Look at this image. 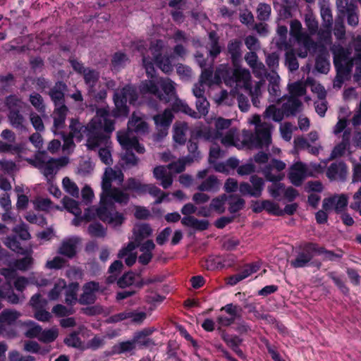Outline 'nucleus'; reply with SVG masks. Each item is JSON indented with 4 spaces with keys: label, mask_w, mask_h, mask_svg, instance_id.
Listing matches in <instances>:
<instances>
[{
    "label": "nucleus",
    "mask_w": 361,
    "mask_h": 361,
    "mask_svg": "<svg viewBox=\"0 0 361 361\" xmlns=\"http://www.w3.org/2000/svg\"><path fill=\"white\" fill-rule=\"evenodd\" d=\"M302 25L300 21L294 20L290 23V35L295 38L299 42L304 44L305 50L298 53L299 56L305 58L307 54L309 49L310 37L305 33L302 32Z\"/></svg>",
    "instance_id": "nucleus-21"
},
{
    "label": "nucleus",
    "mask_w": 361,
    "mask_h": 361,
    "mask_svg": "<svg viewBox=\"0 0 361 361\" xmlns=\"http://www.w3.org/2000/svg\"><path fill=\"white\" fill-rule=\"evenodd\" d=\"M350 133L345 131L343 134V141L339 145H336L331 153V158L334 159L344 154L347 146L349 145Z\"/></svg>",
    "instance_id": "nucleus-41"
},
{
    "label": "nucleus",
    "mask_w": 361,
    "mask_h": 361,
    "mask_svg": "<svg viewBox=\"0 0 361 361\" xmlns=\"http://www.w3.org/2000/svg\"><path fill=\"white\" fill-rule=\"evenodd\" d=\"M136 99L137 96L133 87L126 86L121 90H117L114 97L115 109L111 114L105 109H99L96 116L91 121L90 128H92L93 130H90L92 135L87 139V146L92 149L97 147H100L99 156L102 161L106 165L112 164L111 142L109 137L102 135V131L112 132L114 127L111 118L126 117L129 112L127 102L133 104Z\"/></svg>",
    "instance_id": "nucleus-2"
},
{
    "label": "nucleus",
    "mask_w": 361,
    "mask_h": 361,
    "mask_svg": "<svg viewBox=\"0 0 361 361\" xmlns=\"http://www.w3.org/2000/svg\"><path fill=\"white\" fill-rule=\"evenodd\" d=\"M181 222L183 225L192 227L199 230H205L208 226V222L205 220H198L192 216H185Z\"/></svg>",
    "instance_id": "nucleus-39"
},
{
    "label": "nucleus",
    "mask_w": 361,
    "mask_h": 361,
    "mask_svg": "<svg viewBox=\"0 0 361 361\" xmlns=\"http://www.w3.org/2000/svg\"><path fill=\"white\" fill-rule=\"evenodd\" d=\"M348 198L346 195H334L326 197L323 200L322 208L326 212L334 211L341 212L348 204Z\"/></svg>",
    "instance_id": "nucleus-15"
},
{
    "label": "nucleus",
    "mask_w": 361,
    "mask_h": 361,
    "mask_svg": "<svg viewBox=\"0 0 361 361\" xmlns=\"http://www.w3.org/2000/svg\"><path fill=\"white\" fill-rule=\"evenodd\" d=\"M290 107L286 102L283 104V109H277L274 105H270L267 108L264 113V117L266 118H271L274 121L279 122L283 118L284 114H291L288 112L286 109Z\"/></svg>",
    "instance_id": "nucleus-30"
},
{
    "label": "nucleus",
    "mask_w": 361,
    "mask_h": 361,
    "mask_svg": "<svg viewBox=\"0 0 361 361\" xmlns=\"http://www.w3.org/2000/svg\"><path fill=\"white\" fill-rule=\"evenodd\" d=\"M264 207L265 211L268 213L276 215L281 216L283 214V209L280 207L278 203L274 202L271 200H264Z\"/></svg>",
    "instance_id": "nucleus-52"
},
{
    "label": "nucleus",
    "mask_w": 361,
    "mask_h": 361,
    "mask_svg": "<svg viewBox=\"0 0 361 361\" xmlns=\"http://www.w3.org/2000/svg\"><path fill=\"white\" fill-rule=\"evenodd\" d=\"M237 134V130L232 128L230 129L224 137L221 135L219 137L218 139H220L221 142L225 146H235L238 147L240 145L238 144L236 141Z\"/></svg>",
    "instance_id": "nucleus-42"
},
{
    "label": "nucleus",
    "mask_w": 361,
    "mask_h": 361,
    "mask_svg": "<svg viewBox=\"0 0 361 361\" xmlns=\"http://www.w3.org/2000/svg\"><path fill=\"white\" fill-rule=\"evenodd\" d=\"M20 316V314L15 310H4L0 315V322L1 324H11Z\"/></svg>",
    "instance_id": "nucleus-46"
},
{
    "label": "nucleus",
    "mask_w": 361,
    "mask_h": 361,
    "mask_svg": "<svg viewBox=\"0 0 361 361\" xmlns=\"http://www.w3.org/2000/svg\"><path fill=\"white\" fill-rule=\"evenodd\" d=\"M66 85L63 83H57L56 86L51 90L50 96L51 99L55 103L56 106H61L63 102L64 93Z\"/></svg>",
    "instance_id": "nucleus-38"
},
{
    "label": "nucleus",
    "mask_w": 361,
    "mask_h": 361,
    "mask_svg": "<svg viewBox=\"0 0 361 361\" xmlns=\"http://www.w3.org/2000/svg\"><path fill=\"white\" fill-rule=\"evenodd\" d=\"M24 325L29 327L28 330L25 332V336L28 338H38L40 336L42 328L39 325L35 324L32 321H28L24 323Z\"/></svg>",
    "instance_id": "nucleus-51"
},
{
    "label": "nucleus",
    "mask_w": 361,
    "mask_h": 361,
    "mask_svg": "<svg viewBox=\"0 0 361 361\" xmlns=\"http://www.w3.org/2000/svg\"><path fill=\"white\" fill-rule=\"evenodd\" d=\"M32 263L31 257L27 256L25 258L16 260L15 262L10 264V267L8 269H3L1 271V274L5 277L7 282L10 283L11 281L15 279L16 276V270H25Z\"/></svg>",
    "instance_id": "nucleus-18"
},
{
    "label": "nucleus",
    "mask_w": 361,
    "mask_h": 361,
    "mask_svg": "<svg viewBox=\"0 0 361 361\" xmlns=\"http://www.w3.org/2000/svg\"><path fill=\"white\" fill-rule=\"evenodd\" d=\"M137 245L134 242H130L126 247L122 249L118 253V257L125 258L126 264L128 266H132L136 261L137 255L133 251Z\"/></svg>",
    "instance_id": "nucleus-33"
},
{
    "label": "nucleus",
    "mask_w": 361,
    "mask_h": 361,
    "mask_svg": "<svg viewBox=\"0 0 361 361\" xmlns=\"http://www.w3.org/2000/svg\"><path fill=\"white\" fill-rule=\"evenodd\" d=\"M219 185L217 179L214 176H210L199 185L198 189L201 191H212L216 190Z\"/></svg>",
    "instance_id": "nucleus-50"
},
{
    "label": "nucleus",
    "mask_w": 361,
    "mask_h": 361,
    "mask_svg": "<svg viewBox=\"0 0 361 361\" xmlns=\"http://www.w3.org/2000/svg\"><path fill=\"white\" fill-rule=\"evenodd\" d=\"M245 61L247 64L252 68L254 73L257 77L262 78L266 74L264 66L259 62L257 56L255 52H249L245 56Z\"/></svg>",
    "instance_id": "nucleus-31"
},
{
    "label": "nucleus",
    "mask_w": 361,
    "mask_h": 361,
    "mask_svg": "<svg viewBox=\"0 0 361 361\" xmlns=\"http://www.w3.org/2000/svg\"><path fill=\"white\" fill-rule=\"evenodd\" d=\"M289 90L291 97L288 99L286 104H288L290 107L286 110L288 112L295 113L301 105L298 97L305 93V87L302 82H294L289 86Z\"/></svg>",
    "instance_id": "nucleus-17"
},
{
    "label": "nucleus",
    "mask_w": 361,
    "mask_h": 361,
    "mask_svg": "<svg viewBox=\"0 0 361 361\" xmlns=\"http://www.w3.org/2000/svg\"><path fill=\"white\" fill-rule=\"evenodd\" d=\"M295 127L290 123H285L280 126V133L281 137L286 141L290 140L292 133Z\"/></svg>",
    "instance_id": "nucleus-60"
},
{
    "label": "nucleus",
    "mask_w": 361,
    "mask_h": 361,
    "mask_svg": "<svg viewBox=\"0 0 361 361\" xmlns=\"http://www.w3.org/2000/svg\"><path fill=\"white\" fill-rule=\"evenodd\" d=\"M47 304L44 299H42L39 294L33 295L30 300V305L35 309V318L40 322H48L51 318V314L48 311L42 310Z\"/></svg>",
    "instance_id": "nucleus-22"
},
{
    "label": "nucleus",
    "mask_w": 361,
    "mask_h": 361,
    "mask_svg": "<svg viewBox=\"0 0 361 361\" xmlns=\"http://www.w3.org/2000/svg\"><path fill=\"white\" fill-rule=\"evenodd\" d=\"M259 268L260 265L258 262L247 264L240 272V274L241 275L242 277H243V279H245L248 276H251L252 274L256 273L257 271H259Z\"/></svg>",
    "instance_id": "nucleus-59"
},
{
    "label": "nucleus",
    "mask_w": 361,
    "mask_h": 361,
    "mask_svg": "<svg viewBox=\"0 0 361 361\" xmlns=\"http://www.w3.org/2000/svg\"><path fill=\"white\" fill-rule=\"evenodd\" d=\"M124 179L121 170H114L106 168L102 178V192L100 198L99 208L88 209L85 214V219L89 221L95 216L104 222L108 223L114 227L121 226L125 218L119 212L114 211L111 200L118 203H126L129 200V195L123 190L112 188V183L121 185Z\"/></svg>",
    "instance_id": "nucleus-3"
},
{
    "label": "nucleus",
    "mask_w": 361,
    "mask_h": 361,
    "mask_svg": "<svg viewBox=\"0 0 361 361\" xmlns=\"http://www.w3.org/2000/svg\"><path fill=\"white\" fill-rule=\"evenodd\" d=\"M231 124V120L226 119L223 118H217L215 121V127L216 129V133L214 137V140H218L219 137L221 136V130L228 128L230 127Z\"/></svg>",
    "instance_id": "nucleus-54"
},
{
    "label": "nucleus",
    "mask_w": 361,
    "mask_h": 361,
    "mask_svg": "<svg viewBox=\"0 0 361 361\" xmlns=\"http://www.w3.org/2000/svg\"><path fill=\"white\" fill-rule=\"evenodd\" d=\"M146 315L143 312H124L115 314L109 317L107 320L109 323L118 322L126 319H131L135 322H140L145 319Z\"/></svg>",
    "instance_id": "nucleus-29"
},
{
    "label": "nucleus",
    "mask_w": 361,
    "mask_h": 361,
    "mask_svg": "<svg viewBox=\"0 0 361 361\" xmlns=\"http://www.w3.org/2000/svg\"><path fill=\"white\" fill-rule=\"evenodd\" d=\"M152 233V229L149 224H136L133 228V238L137 243L149 237Z\"/></svg>",
    "instance_id": "nucleus-32"
},
{
    "label": "nucleus",
    "mask_w": 361,
    "mask_h": 361,
    "mask_svg": "<svg viewBox=\"0 0 361 361\" xmlns=\"http://www.w3.org/2000/svg\"><path fill=\"white\" fill-rule=\"evenodd\" d=\"M350 207L353 209L359 211L361 215V187L354 194Z\"/></svg>",
    "instance_id": "nucleus-64"
},
{
    "label": "nucleus",
    "mask_w": 361,
    "mask_h": 361,
    "mask_svg": "<svg viewBox=\"0 0 361 361\" xmlns=\"http://www.w3.org/2000/svg\"><path fill=\"white\" fill-rule=\"evenodd\" d=\"M326 255V257L331 259L333 254L325 251L323 247H319L316 244L309 243L304 246L302 251L300 252L295 260L291 262V265L294 267H302L305 266L316 254Z\"/></svg>",
    "instance_id": "nucleus-12"
},
{
    "label": "nucleus",
    "mask_w": 361,
    "mask_h": 361,
    "mask_svg": "<svg viewBox=\"0 0 361 361\" xmlns=\"http://www.w3.org/2000/svg\"><path fill=\"white\" fill-rule=\"evenodd\" d=\"M63 190L73 197H78L79 195V188L75 182L68 177H65L62 180Z\"/></svg>",
    "instance_id": "nucleus-48"
},
{
    "label": "nucleus",
    "mask_w": 361,
    "mask_h": 361,
    "mask_svg": "<svg viewBox=\"0 0 361 361\" xmlns=\"http://www.w3.org/2000/svg\"><path fill=\"white\" fill-rule=\"evenodd\" d=\"M58 334V330L55 328L44 331L42 330L39 340L44 343L52 342L57 338Z\"/></svg>",
    "instance_id": "nucleus-53"
},
{
    "label": "nucleus",
    "mask_w": 361,
    "mask_h": 361,
    "mask_svg": "<svg viewBox=\"0 0 361 361\" xmlns=\"http://www.w3.org/2000/svg\"><path fill=\"white\" fill-rule=\"evenodd\" d=\"M79 243L78 238H71L64 240L59 248V252L68 257L75 254L76 245Z\"/></svg>",
    "instance_id": "nucleus-34"
},
{
    "label": "nucleus",
    "mask_w": 361,
    "mask_h": 361,
    "mask_svg": "<svg viewBox=\"0 0 361 361\" xmlns=\"http://www.w3.org/2000/svg\"><path fill=\"white\" fill-rule=\"evenodd\" d=\"M145 186V185L142 184L140 181L134 178H130L128 180L126 189L135 191L137 194H144Z\"/></svg>",
    "instance_id": "nucleus-56"
},
{
    "label": "nucleus",
    "mask_w": 361,
    "mask_h": 361,
    "mask_svg": "<svg viewBox=\"0 0 361 361\" xmlns=\"http://www.w3.org/2000/svg\"><path fill=\"white\" fill-rule=\"evenodd\" d=\"M148 192L151 195L157 197L155 201V204H160L166 197V194L161 192V190L154 185H145V193Z\"/></svg>",
    "instance_id": "nucleus-47"
},
{
    "label": "nucleus",
    "mask_w": 361,
    "mask_h": 361,
    "mask_svg": "<svg viewBox=\"0 0 361 361\" xmlns=\"http://www.w3.org/2000/svg\"><path fill=\"white\" fill-rule=\"evenodd\" d=\"M155 245L152 240H147L140 247L142 254L139 256V262L142 264H147L149 262L152 257V250Z\"/></svg>",
    "instance_id": "nucleus-35"
},
{
    "label": "nucleus",
    "mask_w": 361,
    "mask_h": 361,
    "mask_svg": "<svg viewBox=\"0 0 361 361\" xmlns=\"http://www.w3.org/2000/svg\"><path fill=\"white\" fill-rule=\"evenodd\" d=\"M27 161L38 168L49 181L61 167L68 164V160L65 157L58 159H50L45 160L44 159V154L39 153L35 159H27Z\"/></svg>",
    "instance_id": "nucleus-6"
},
{
    "label": "nucleus",
    "mask_w": 361,
    "mask_h": 361,
    "mask_svg": "<svg viewBox=\"0 0 361 361\" xmlns=\"http://www.w3.org/2000/svg\"><path fill=\"white\" fill-rule=\"evenodd\" d=\"M249 79L250 72L248 71L235 69L233 72L228 68L227 65H221L216 71L214 77L210 71L203 70L200 81L195 85L192 91L194 95L198 99L200 97H204V84L211 85L212 84H219L224 80L225 84L228 86H233L234 82H236L238 85H241L242 84L247 87Z\"/></svg>",
    "instance_id": "nucleus-4"
},
{
    "label": "nucleus",
    "mask_w": 361,
    "mask_h": 361,
    "mask_svg": "<svg viewBox=\"0 0 361 361\" xmlns=\"http://www.w3.org/2000/svg\"><path fill=\"white\" fill-rule=\"evenodd\" d=\"M285 168V163L274 159L269 166L263 170V173L266 178L269 181L274 182L268 188V190L271 196L274 198H278L283 195L285 190L284 185L280 183H276V181H279L283 178V174L281 173V171Z\"/></svg>",
    "instance_id": "nucleus-5"
},
{
    "label": "nucleus",
    "mask_w": 361,
    "mask_h": 361,
    "mask_svg": "<svg viewBox=\"0 0 361 361\" xmlns=\"http://www.w3.org/2000/svg\"><path fill=\"white\" fill-rule=\"evenodd\" d=\"M316 69L322 73H326L329 69V62L326 56H319L316 60Z\"/></svg>",
    "instance_id": "nucleus-63"
},
{
    "label": "nucleus",
    "mask_w": 361,
    "mask_h": 361,
    "mask_svg": "<svg viewBox=\"0 0 361 361\" xmlns=\"http://www.w3.org/2000/svg\"><path fill=\"white\" fill-rule=\"evenodd\" d=\"M321 16L324 21V29L319 32L322 41L327 42L331 37V25L333 21L331 11L328 7L323 6L321 9Z\"/></svg>",
    "instance_id": "nucleus-26"
},
{
    "label": "nucleus",
    "mask_w": 361,
    "mask_h": 361,
    "mask_svg": "<svg viewBox=\"0 0 361 361\" xmlns=\"http://www.w3.org/2000/svg\"><path fill=\"white\" fill-rule=\"evenodd\" d=\"M52 312L57 317H66L73 313V310L71 307H66L62 305H56L52 309Z\"/></svg>",
    "instance_id": "nucleus-62"
},
{
    "label": "nucleus",
    "mask_w": 361,
    "mask_h": 361,
    "mask_svg": "<svg viewBox=\"0 0 361 361\" xmlns=\"http://www.w3.org/2000/svg\"><path fill=\"white\" fill-rule=\"evenodd\" d=\"M269 92L271 95L274 97L280 96L279 89V78L278 75H273L270 76L269 79Z\"/></svg>",
    "instance_id": "nucleus-55"
},
{
    "label": "nucleus",
    "mask_w": 361,
    "mask_h": 361,
    "mask_svg": "<svg viewBox=\"0 0 361 361\" xmlns=\"http://www.w3.org/2000/svg\"><path fill=\"white\" fill-rule=\"evenodd\" d=\"M140 281V276L135 274L132 272H128L124 274L122 278H121L118 281V285L121 288H125L134 283L138 282Z\"/></svg>",
    "instance_id": "nucleus-44"
},
{
    "label": "nucleus",
    "mask_w": 361,
    "mask_h": 361,
    "mask_svg": "<svg viewBox=\"0 0 361 361\" xmlns=\"http://www.w3.org/2000/svg\"><path fill=\"white\" fill-rule=\"evenodd\" d=\"M173 118V116L169 109H166L163 113L154 116L155 125L159 131V138L167 135L168 128L172 122Z\"/></svg>",
    "instance_id": "nucleus-24"
},
{
    "label": "nucleus",
    "mask_w": 361,
    "mask_h": 361,
    "mask_svg": "<svg viewBox=\"0 0 361 361\" xmlns=\"http://www.w3.org/2000/svg\"><path fill=\"white\" fill-rule=\"evenodd\" d=\"M63 207L69 212L75 215V219L73 220V224L74 226H79L82 220V217H80L81 210L79 208V204L75 200L71 199L68 197H65L63 199Z\"/></svg>",
    "instance_id": "nucleus-28"
},
{
    "label": "nucleus",
    "mask_w": 361,
    "mask_h": 361,
    "mask_svg": "<svg viewBox=\"0 0 361 361\" xmlns=\"http://www.w3.org/2000/svg\"><path fill=\"white\" fill-rule=\"evenodd\" d=\"M337 6L339 12L343 16H347L348 23L352 26L358 24L357 7L353 4H348V0H338Z\"/></svg>",
    "instance_id": "nucleus-25"
},
{
    "label": "nucleus",
    "mask_w": 361,
    "mask_h": 361,
    "mask_svg": "<svg viewBox=\"0 0 361 361\" xmlns=\"http://www.w3.org/2000/svg\"><path fill=\"white\" fill-rule=\"evenodd\" d=\"M244 200L238 197L231 196L229 200V209L231 212H236L241 209L244 205Z\"/></svg>",
    "instance_id": "nucleus-61"
},
{
    "label": "nucleus",
    "mask_w": 361,
    "mask_h": 361,
    "mask_svg": "<svg viewBox=\"0 0 361 361\" xmlns=\"http://www.w3.org/2000/svg\"><path fill=\"white\" fill-rule=\"evenodd\" d=\"M34 204L37 209L42 211H51L54 209H61L59 207L54 205L49 199L40 197L34 200Z\"/></svg>",
    "instance_id": "nucleus-43"
},
{
    "label": "nucleus",
    "mask_w": 361,
    "mask_h": 361,
    "mask_svg": "<svg viewBox=\"0 0 361 361\" xmlns=\"http://www.w3.org/2000/svg\"><path fill=\"white\" fill-rule=\"evenodd\" d=\"M54 287L48 294L49 299L51 300H56L59 299L62 290L66 288V302L73 305L77 301L76 293L78 289V284L76 283H71L66 287V283L63 279H55L53 281Z\"/></svg>",
    "instance_id": "nucleus-10"
},
{
    "label": "nucleus",
    "mask_w": 361,
    "mask_h": 361,
    "mask_svg": "<svg viewBox=\"0 0 361 361\" xmlns=\"http://www.w3.org/2000/svg\"><path fill=\"white\" fill-rule=\"evenodd\" d=\"M226 199L227 197L225 195L214 198L210 203V207L212 211L216 212L218 214L223 213L225 211V203Z\"/></svg>",
    "instance_id": "nucleus-49"
},
{
    "label": "nucleus",
    "mask_w": 361,
    "mask_h": 361,
    "mask_svg": "<svg viewBox=\"0 0 361 361\" xmlns=\"http://www.w3.org/2000/svg\"><path fill=\"white\" fill-rule=\"evenodd\" d=\"M135 345L136 344L133 339L132 341L122 342L114 347V352L117 353L130 352L135 348Z\"/></svg>",
    "instance_id": "nucleus-57"
},
{
    "label": "nucleus",
    "mask_w": 361,
    "mask_h": 361,
    "mask_svg": "<svg viewBox=\"0 0 361 361\" xmlns=\"http://www.w3.org/2000/svg\"><path fill=\"white\" fill-rule=\"evenodd\" d=\"M67 108L64 105L58 106L54 112V127L56 130L61 128L65 122Z\"/></svg>",
    "instance_id": "nucleus-40"
},
{
    "label": "nucleus",
    "mask_w": 361,
    "mask_h": 361,
    "mask_svg": "<svg viewBox=\"0 0 361 361\" xmlns=\"http://www.w3.org/2000/svg\"><path fill=\"white\" fill-rule=\"evenodd\" d=\"M185 169V163L182 160L169 164L167 166H157L154 169L155 178L161 182L164 188H168L173 183V174L182 172Z\"/></svg>",
    "instance_id": "nucleus-11"
},
{
    "label": "nucleus",
    "mask_w": 361,
    "mask_h": 361,
    "mask_svg": "<svg viewBox=\"0 0 361 361\" xmlns=\"http://www.w3.org/2000/svg\"><path fill=\"white\" fill-rule=\"evenodd\" d=\"M23 106V103L16 97L11 96L7 98L6 106L9 111L8 118L14 126L18 127L23 123V118L18 114Z\"/></svg>",
    "instance_id": "nucleus-16"
},
{
    "label": "nucleus",
    "mask_w": 361,
    "mask_h": 361,
    "mask_svg": "<svg viewBox=\"0 0 361 361\" xmlns=\"http://www.w3.org/2000/svg\"><path fill=\"white\" fill-rule=\"evenodd\" d=\"M147 130L148 126L143 118L140 114L133 113L128 123V130L126 132L120 131L118 133H128L130 137H134L131 136V133L134 132L137 134H144L147 133Z\"/></svg>",
    "instance_id": "nucleus-23"
},
{
    "label": "nucleus",
    "mask_w": 361,
    "mask_h": 361,
    "mask_svg": "<svg viewBox=\"0 0 361 361\" xmlns=\"http://www.w3.org/2000/svg\"><path fill=\"white\" fill-rule=\"evenodd\" d=\"M188 126L183 122H176L173 127V140L176 143L183 144L186 140Z\"/></svg>",
    "instance_id": "nucleus-36"
},
{
    "label": "nucleus",
    "mask_w": 361,
    "mask_h": 361,
    "mask_svg": "<svg viewBox=\"0 0 361 361\" xmlns=\"http://www.w3.org/2000/svg\"><path fill=\"white\" fill-rule=\"evenodd\" d=\"M118 141L122 147L126 150L125 154L122 157V160L126 166H134L137 163V159L135 155L130 152L135 149L138 153L145 152L144 147L140 145L136 137H130L128 133H117Z\"/></svg>",
    "instance_id": "nucleus-8"
},
{
    "label": "nucleus",
    "mask_w": 361,
    "mask_h": 361,
    "mask_svg": "<svg viewBox=\"0 0 361 361\" xmlns=\"http://www.w3.org/2000/svg\"><path fill=\"white\" fill-rule=\"evenodd\" d=\"M349 53L343 49H338L334 51V64L340 73L348 74L352 71L354 65L356 69L361 73V54L351 59Z\"/></svg>",
    "instance_id": "nucleus-9"
},
{
    "label": "nucleus",
    "mask_w": 361,
    "mask_h": 361,
    "mask_svg": "<svg viewBox=\"0 0 361 361\" xmlns=\"http://www.w3.org/2000/svg\"><path fill=\"white\" fill-rule=\"evenodd\" d=\"M220 312H225L226 314H221L217 317L216 322L219 328L228 326L233 324L240 317L241 309L239 306L228 304L221 307Z\"/></svg>",
    "instance_id": "nucleus-14"
},
{
    "label": "nucleus",
    "mask_w": 361,
    "mask_h": 361,
    "mask_svg": "<svg viewBox=\"0 0 361 361\" xmlns=\"http://www.w3.org/2000/svg\"><path fill=\"white\" fill-rule=\"evenodd\" d=\"M312 176L313 173L301 162L295 163L290 169L289 178L295 185H300L305 178Z\"/></svg>",
    "instance_id": "nucleus-20"
},
{
    "label": "nucleus",
    "mask_w": 361,
    "mask_h": 361,
    "mask_svg": "<svg viewBox=\"0 0 361 361\" xmlns=\"http://www.w3.org/2000/svg\"><path fill=\"white\" fill-rule=\"evenodd\" d=\"M83 74L86 84L91 88L94 87L98 79V73L94 71L87 69L84 70Z\"/></svg>",
    "instance_id": "nucleus-58"
},
{
    "label": "nucleus",
    "mask_w": 361,
    "mask_h": 361,
    "mask_svg": "<svg viewBox=\"0 0 361 361\" xmlns=\"http://www.w3.org/2000/svg\"><path fill=\"white\" fill-rule=\"evenodd\" d=\"M240 42L238 41H236V40L231 42L228 44V51L231 55L234 66H236L238 59L240 57ZM228 68L233 72L235 69L243 70L242 68H238L237 67H235V68L233 71L231 70L229 67H228ZM244 70L246 71L245 69H244Z\"/></svg>",
    "instance_id": "nucleus-45"
},
{
    "label": "nucleus",
    "mask_w": 361,
    "mask_h": 361,
    "mask_svg": "<svg viewBox=\"0 0 361 361\" xmlns=\"http://www.w3.org/2000/svg\"><path fill=\"white\" fill-rule=\"evenodd\" d=\"M248 123L255 126L254 145L261 148L269 147L271 142L272 126L267 122L262 123L261 118L257 114L250 118Z\"/></svg>",
    "instance_id": "nucleus-7"
},
{
    "label": "nucleus",
    "mask_w": 361,
    "mask_h": 361,
    "mask_svg": "<svg viewBox=\"0 0 361 361\" xmlns=\"http://www.w3.org/2000/svg\"><path fill=\"white\" fill-rule=\"evenodd\" d=\"M143 56V66L150 80L143 82L140 86V91L144 93H149L155 95L160 100L165 102H173V110L181 111L192 117H197L196 112L193 111L187 104L176 98L175 83L169 78L155 80L154 76L155 63L160 69L168 73L172 71L171 61L175 56L171 59L166 57L167 48L160 40L152 42L148 49L145 47V42L139 41L136 45Z\"/></svg>",
    "instance_id": "nucleus-1"
},
{
    "label": "nucleus",
    "mask_w": 361,
    "mask_h": 361,
    "mask_svg": "<svg viewBox=\"0 0 361 361\" xmlns=\"http://www.w3.org/2000/svg\"><path fill=\"white\" fill-rule=\"evenodd\" d=\"M99 291V284L95 282L87 283L83 286V293L80 296L79 301L82 304H90L95 300L96 293Z\"/></svg>",
    "instance_id": "nucleus-27"
},
{
    "label": "nucleus",
    "mask_w": 361,
    "mask_h": 361,
    "mask_svg": "<svg viewBox=\"0 0 361 361\" xmlns=\"http://www.w3.org/2000/svg\"><path fill=\"white\" fill-rule=\"evenodd\" d=\"M153 329H145L136 333L133 337V341L137 345L143 346H150L153 344L149 336L152 334Z\"/></svg>",
    "instance_id": "nucleus-37"
},
{
    "label": "nucleus",
    "mask_w": 361,
    "mask_h": 361,
    "mask_svg": "<svg viewBox=\"0 0 361 361\" xmlns=\"http://www.w3.org/2000/svg\"><path fill=\"white\" fill-rule=\"evenodd\" d=\"M252 185L247 183H243L240 185V192L244 195H249L254 197H259L264 188V180L262 178L257 176H252L250 178Z\"/></svg>",
    "instance_id": "nucleus-19"
},
{
    "label": "nucleus",
    "mask_w": 361,
    "mask_h": 361,
    "mask_svg": "<svg viewBox=\"0 0 361 361\" xmlns=\"http://www.w3.org/2000/svg\"><path fill=\"white\" fill-rule=\"evenodd\" d=\"M90 125L91 122L87 127H85L78 121L72 119L70 124L69 137L64 139L63 149H70L73 147V138H75L77 142H80L84 134H86L88 138L92 135L90 130H93L92 128H90Z\"/></svg>",
    "instance_id": "nucleus-13"
}]
</instances>
